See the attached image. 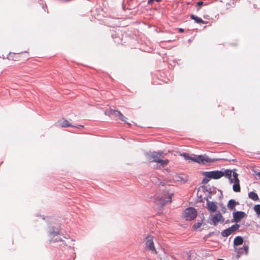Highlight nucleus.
Here are the masks:
<instances>
[{"label": "nucleus", "mask_w": 260, "mask_h": 260, "mask_svg": "<svg viewBox=\"0 0 260 260\" xmlns=\"http://www.w3.org/2000/svg\"><path fill=\"white\" fill-rule=\"evenodd\" d=\"M168 165V164H157L156 166H154V168L169 172V171Z\"/></svg>", "instance_id": "obj_13"}, {"label": "nucleus", "mask_w": 260, "mask_h": 260, "mask_svg": "<svg viewBox=\"0 0 260 260\" xmlns=\"http://www.w3.org/2000/svg\"><path fill=\"white\" fill-rule=\"evenodd\" d=\"M243 243V239L241 236H237L234 240V245L235 246L242 245Z\"/></svg>", "instance_id": "obj_15"}, {"label": "nucleus", "mask_w": 260, "mask_h": 260, "mask_svg": "<svg viewBox=\"0 0 260 260\" xmlns=\"http://www.w3.org/2000/svg\"><path fill=\"white\" fill-rule=\"evenodd\" d=\"M152 187L155 190V199L158 204L163 206L168 202H171L172 193L169 192L170 185L165 180H161L155 176L150 177Z\"/></svg>", "instance_id": "obj_1"}, {"label": "nucleus", "mask_w": 260, "mask_h": 260, "mask_svg": "<svg viewBox=\"0 0 260 260\" xmlns=\"http://www.w3.org/2000/svg\"><path fill=\"white\" fill-rule=\"evenodd\" d=\"M256 175L259 177L260 179V172L256 173Z\"/></svg>", "instance_id": "obj_28"}, {"label": "nucleus", "mask_w": 260, "mask_h": 260, "mask_svg": "<svg viewBox=\"0 0 260 260\" xmlns=\"http://www.w3.org/2000/svg\"><path fill=\"white\" fill-rule=\"evenodd\" d=\"M240 225L238 224H235L233 225L229 228L223 231L221 233V235L223 237H228L234 233L235 231L238 230Z\"/></svg>", "instance_id": "obj_7"}, {"label": "nucleus", "mask_w": 260, "mask_h": 260, "mask_svg": "<svg viewBox=\"0 0 260 260\" xmlns=\"http://www.w3.org/2000/svg\"><path fill=\"white\" fill-rule=\"evenodd\" d=\"M57 126L62 127H67L69 126H74L75 127H83V125H79L77 126H73L70 122L66 119L62 118L59 120L57 123Z\"/></svg>", "instance_id": "obj_9"}, {"label": "nucleus", "mask_w": 260, "mask_h": 260, "mask_svg": "<svg viewBox=\"0 0 260 260\" xmlns=\"http://www.w3.org/2000/svg\"><path fill=\"white\" fill-rule=\"evenodd\" d=\"M254 211L258 214L260 215V205H256L254 207Z\"/></svg>", "instance_id": "obj_22"}, {"label": "nucleus", "mask_w": 260, "mask_h": 260, "mask_svg": "<svg viewBox=\"0 0 260 260\" xmlns=\"http://www.w3.org/2000/svg\"><path fill=\"white\" fill-rule=\"evenodd\" d=\"M154 0H149L148 2V4H151Z\"/></svg>", "instance_id": "obj_27"}, {"label": "nucleus", "mask_w": 260, "mask_h": 260, "mask_svg": "<svg viewBox=\"0 0 260 260\" xmlns=\"http://www.w3.org/2000/svg\"><path fill=\"white\" fill-rule=\"evenodd\" d=\"M179 31L180 32H184V29L183 28H179Z\"/></svg>", "instance_id": "obj_26"}, {"label": "nucleus", "mask_w": 260, "mask_h": 260, "mask_svg": "<svg viewBox=\"0 0 260 260\" xmlns=\"http://www.w3.org/2000/svg\"><path fill=\"white\" fill-rule=\"evenodd\" d=\"M209 181V180L207 178H204L202 180V183L204 184L207 183Z\"/></svg>", "instance_id": "obj_24"}, {"label": "nucleus", "mask_w": 260, "mask_h": 260, "mask_svg": "<svg viewBox=\"0 0 260 260\" xmlns=\"http://www.w3.org/2000/svg\"><path fill=\"white\" fill-rule=\"evenodd\" d=\"M248 197L250 199L255 201L259 199L257 194L253 191L249 192L248 193Z\"/></svg>", "instance_id": "obj_17"}, {"label": "nucleus", "mask_w": 260, "mask_h": 260, "mask_svg": "<svg viewBox=\"0 0 260 260\" xmlns=\"http://www.w3.org/2000/svg\"><path fill=\"white\" fill-rule=\"evenodd\" d=\"M201 223H198L197 224H194L193 225V228H194V229H197L200 228L201 226Z\"/></svg>", "instance_id": "obj_23"}, {"label": "nucleus", "mask_w": 260, "mask_h": 260, "mask_svg": "<svg viewBox=\"0 0 260 260\" xmlns=\"http://www.w3.org/2000/svg\"><path fill=\"white\" fill-rule=\"evenodd\" d=\"M203 5V2H198L197 3V5L199 7H201L202 6V5Z\"/></svg>", "instance_id": "obj_25"}, {"label": "nucleus", "mask_w": 260, "mask_h": 260, "mask_svg": "<svg viewBox=\"0 0 260 260\" xmlns=\"http://www.w3.org/2000/svg\"><path fill=\"white\" fill-rule=\"evenodd\" d=\"M161 0H156L157 2H160Z\"/></svg>", "instance_id": "obj_29"}, {"label": "nucleus", "mask_w": 260, "mask_h": 260, "mask_svg": "<svg viewBox=\"0 0 260 260\" xmlns=\"http://www.w3.org/2000/svg\"><path fill=\"white\" fill-rule=\"evenodd\" d=\"M190 18L194 20L198 23H204V21L202 20V19L194 15H191Z\"/></svg>", "instance_id": "obj_19"}, {"label": "nucleus", "mask_w": 260, "mask_h": 260, "mask_svg": "<svg viewBox=\"0 0 260 260\" xmlns=\"http://www.w3.org/2000/svg\"><path fill=\"white\" fill-rule=\"evenodd\" d=\"M249 246L247 244H244L242 248L236 250V251L240 255L245 254L247 255L248 253Z\"/></svg>", "instance_id": "obj_12"}, {"label": "nucleus", "mask_w": 260, "mask_h": 260, "mask_svg": "<svg viewBox=\"0 0 260 260\" xmlns=\"http://www.w3.org/2000/svg\"><path fill=\"white\" fill-rule=\"evenodd\" d=\"M234 184L233 185V189L236 192H239L241 190V187L240 185V182H234Z\"/></svg>", "instance_id": "obj_18"}, {"label": "nucleus", "mask_w": 260, "mask_h": 260, "mask_svg": "<svg viewBox=\"0 0 260 260\" xmlns=\"http://www.w3.org/2000/svg\"><path fill=\"white\" fill-rule=\"evenodd\" d=\"M232 171L230 170H226L223 172V176H225L229 179H231Z\"/></svg>", "instance_id": "obj_20"}, {"label": "nucleus", "mask_w": 260, "mask_h": 260, "mask_svg": "<svg viewBox=\"0 0 260 260\" xmlns=\"http://www.w3.org/2000/svg\"><path fill=\"white\" fill-rule=\"evenodd\" d=\"M145 244L146 248L151 251H154L156 253H157L156 250L155 249L154 242H153V237L149 235L148 236L145 240Z\"/></svg>", "instance_id": "obj_6"}, {"label": "nucleus", "mask_w": 260, "mask_h": 260, "mask_svg": "<svg viewBox=\"0 0 260 260\" xmlns=\"http://www.w3.org/2000/svg\"><path fill=\"white\" fill-rule=\"evenodd\" d=\"M147 157L150 162H169L168 160H163V152L161 151L149 152L147 153Z\"/></svg>", "instance_id": "obj_3"}, {"label": "nucleus", "mask_w": 260, "mask_h": 260, "mask_svg": "<svg viewBox=\"0 0 260 260\" xmlns=\"http://www.w3.org/2000/svg\"><path fill=\"white\" fill-rule=\"evenodd\" d=\"M239 203H236L234 200H230L228 204V208L230 210H233L235 208V206Z\"/></svg>", "instance_id": "obj_16"}, {"label": "nucleus", "mask_w": 260, "mask_h": 260, "mask_svg": "<svg viewBox=\"0 0 260 260\" xmlns=\"http://www.w3.org/2000/svg\"><path fill=\"white\" fill-rule=\"evenodd\" d=\"M233 176L234 177V182H240L239 179L238 177V174L237 173L233 172Z\"/></svg>", "instance_id": "obj_21"}, {"label": "nucleus", "mask_w": 260, "mask_h": 260, "mask_svg": "<svg viewBox=\"0 0 260 260\" xmlns=\"http://www.w3.org/2000/svg\"><path fill=\"white\" fill-rule=\"evenodd\" d=\"M105 114L106 115H114L118 116L119 118L123 121H125V119H126L120 111L117 110H110L109 111H106Z\"/></svg>", "instance_id": "obj_8"}, {"label": "nucleus", "mask_w": 260, "mask_h": 260, "mask_svg": "<svg viewBox=\"0 0 260 260\" xmlns=\"http://www.w3.org/2000/svg\"><path fill=\"white\" fill-rule=\"evenodd\" d=\"M181 156H183L185 160H191L194 161L195 162H204V161L206 162H213L214 161L220 160H224L231 162L234 161L236 160L234 158H211L206 154L197 155L192 154L191 155H189V154L187 153H182L181 154Z\"/></svg>", "instance_id": "obj_2"}, {"label": "nucleus", "mask_w": 260, "mask_h": 260, "mask_svg": "<svg viewBox=\"0 0 260 260\" xmlns=\"http://www.w3.org/2000/svg\"><path fill=\"white\" fill-rule=\"evenodd\" d=\"M204 174L207 178L214 179H218L223 176V172L221 171L206 172Z\"/></svg>", "instance_id": "obj_5"}, {"label": "nucleus", "mask_w": 260, "mask_h": 260, "mask_svg": "<svg viewBox=\"0 0 260 260\" xmlns=\"http://www.w3.org/2000/svg\"><path fill=\"white\" fill-rule=\"evenodd\" d=\"M207 205L208 209L210 211L214 212L216 211L217 207L214 202L208 201Z\"/></svg>", "instance_id": "obj_14"}, {"label": "nucleus", "mask_w": 260, "mask_h": 260, "mask_svg": "<svg viewBox=\"0 0 260 260\" xmlns=\"http://www.w3.org/2000/svg\"><path fill=\"white\" fill-rule=\"evenodd\" d=\"M245 215V213L242 211H237L233 213V217L236 222H239Z\"/></svg>", "instance_id": "obj_11"}, {"label": "nucleus", "mask_w": 260, "mask_h": 260, "mask_svg": "<svg viewBox=\"0 0 260 260\" xmlns=\"http://www.w3.org/2000/svg\"><path fill=\"white\" fill-rule=\"evenodd\" d=\"M212 221L213 224L216 225L218 222H223L224 219L220 213H217L212 217Z\"/></svg>", "instance_id": "obj_10"}, {"label": "nucleus", "mask_w": 260, "mask_h": 260, "mask_svg": "<svg viewBox=\"0 0 260 260\" xmlns=\"http://www.w3.org/2000/svg\"><path fill=\"white\" fill-rule=\"evenodd\" d=\"M197 215L196 210L192 207L186 208L184 211V217L186 220H192Z\"/></svg>", "instance_id": "obj_4"}]
</instances>
